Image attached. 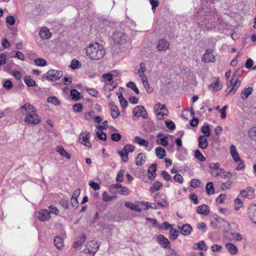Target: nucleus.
I'll list each match as a JSON object with an SVG mask.
<instances>
[{"label":"nucleus","instance_id":"nucleus-1","mask_svg":"<svg viewBox=\"0 0 256 256\" xmlns=\"http://www.w3.org/2000/svg\"><path fill=\"white\" fill-rule=\"evenodd\" d=\"M86 52L89 58L94 60L102 59L105 54L104 46L98 42L90 44L86 48Z\"/></svg>","mask_w":256,"mask_h":256},{"label":"nucleus","instance_id":"nucleus-2","mask_svg":"<svg viewBox=\"0 0 256 256\" xmlns=\"http://www.w3.org/2000/svg\"><path fill=\"white\" fill-rule=\"evenodd\" d=\"M214 16V13L212 12L204 10V8H200L199 10L194 16L195 20L198 21V24L203 26L207 23H209L210 19Z\"/></svg>","mask_w":256,"mask_h":256},{"label":"nucleus","instance_id":"nucleus-3","mask_svg":"<svg viewBox=\"0 0 256 256\" xmlns=\"http://www.w3.org/2000/svg\"><path fill=\"white\" fill-rule=\"evenodd\" d=\"M100 246V242L95 240H92L86 244L84 252L87 256H94L98 250Z\"/></svg>","mask_w":256,"mask_h":256},{"label":"nucleus","instance_id":"nucleus-4","mask_svg":"<svg viewBox=\"0 0 256 256\" xmlns=\"http://www.w3.org/2000/svg\"><path fill=\"white\" fill-rule=\"evenodd\" d=\"M63 75L61 70H50L44 76L43 78L50 81H56L59 80Z\"/></svg>","mask_w":256,"mask_h":256},{"label":"nucleus","instance_id":"nucleus-5","mask_svg":"<svg viewBox=\"0 0 256 256\" xmlns=\"http://www.w3.org/2000/svg\"><path fill=\"white\" fill-rule=\"evenodd\" d=\"M24 121L28 125H36L41 122V118L37 114L36 110L35 112L28 114L24 118Z\"/></svg>","mask_w":256,"mask_h":256},{"label":"nucleus","instance_id":"nucleus-6","mask_svg":"<svg viewBox=\"0 0 256 256\" xmlns=\"http://www.w3.org/2000/svg\"><path fill=\"white\" fill-rule=\"evenodd\" d=\"M112 38L115 44L120 45L126 44L128 39L126 33H113Z\"/></svg>","mask_w":256,"mask_h":256},{"label":"nucleus","instance_id":"nucleus-7","mask_svg":"<svg viewBox=\"0 0 256 256\" xmlns=\"http://www.w3.org/2000/svg\"><path fill=\"white\" fill-rule=\"evenodd\" d=\"M133 116H142L144 118H148V114L144 108L142 106H138L133 110Z\"/></svg>","mask_w":256,"mask_h":256},{"label":"nucleus","instance_id":"nucleus-8","mask_svg":"<svg viewBox=\"0 0 256 256\" xmlns=\"http://www.w3.org/2000/svg\"><path fill=\"white\" fill-rule=\"evenodd\" d=\"M90 134V133L89 132L86 131L81 133L79 137L80 142L88 148H90L92 146L91 144L89 141Z\"/></svg>","mask_w":256,"mask_h":256},{"label":"nucleus","instance_id":"nucleus-9","mask_svg":"<svg viewBox=\"0 0 256 256\" xmlns=\"http://www.w3.org/2000/svg\"><path fill=\"white\" fill-rule=\"evenodd\" d=\"M239 196L248 199H252L254 197V189L252 187H248L246 190L240 191Z\"/></svg>","mask_w":256,"mask_h":256},{"label":"nucleus","instance_id":"nucleus-10","mask_svg":"<svg viewBox=\"0 0 256 256\" xmlns=\"http://www.w3.org/2000/svg\"><path fill=\"white\" fill-rule=\"evenodd\" d=\"M154 201L157 203L158 206L162 208H167L168 204L166 198H162V195L159 193H156L154 196Z\"/></svg>","mask_w":256,"mask_h":256},{"label":"nucleus","instance_id":"nucleus-11","mask_svg":"<svg viewBox=\"0 0 256 256\" xmlns=\"http://www.w3.org/2000/svg\"><path fill=\"white\" fill-rule=\"evenodd\" d=\"M241 84V81L238 78L236 80H233L232 78L229 84H228V86L231 87V88L228 92V94L232 93L235 94V92L238 90V88L240 87Z\"/></svg>","mask_w":256,"mask_h":256},{"label":"nucleus","instance_id":"nucleus-12","mask_svg":"<svg viewBox=\"0 0 256 256\" xmlns=\"http://www.w3.org/2000/svg\"><path fill=\"white\" fill-rule=\"evenodd\" d=\"M19 110L22 113L26 114V115L36 110V108L29 103H26L22 106Z\"/></svg>","mask_w":256,"mask_h":256},{"label":"nucleus","instance_id":"nucleus-13","mask_svg":"<svg viewBox=\"0 0 256 256\" xmlns=\"http://www.w3.org/2000/svg\"><path fill=\"white\" fill-rule=\"evenodd\" d=\"M109 106L112 117L114 119L116 118L120 114L118 107L115 104L114 102H110Z\"/></svg>","mask_w":256,"mask_h":256},{"label":"nucleus","instance_id":"nucleus-14","mask_svg":"<svg viewBox=\"0 0 256 256\" xmlns=\"http://www.w3.org/2000/svg\"><path fill=\"white\" fill-rule=\"evenodd\" d=\"M170 46L168 42L164 39L160 40L158 42L157 48L158 51H166L168 50Z\"/></svg>","mask_w":256,"mask_h":256},{"label":"nucleus","instance_id":"nucleus-15","mask_svg":"<svg viewBox=\"0 0 256 256\" xmlns=\"http://www.w3.org/2000/svg\"><path fill=\"white\" fill-rule=\"evenodd\" d=\"M38 218L41 222L47 220L50 218V212L46 209L42 210L39 212Z\"/></svg>","mask_w":256,"mask_h":256},{"label":"nucleus","instance_id":"nucleus-16","mask_svg":"<svg viewBox=\"0 0 256 256\" xmlns=\"http://www.w3.org/2000/svg\"><path fill=\"white\" fill-rule=\"evenodd\" d=\"M211 50H207L202 57V60L205 62H212L215 60V57Z\"/></svg>","mask_w":256,"mask_h":256},{"label":"nucleus","instance_id":"nucleus-17","mask_svg":"<svg viewBox=\"0 0 256 256\" xmlns=\"http://www.w3.org/2000/svg\"><path fill=\"white\" fill-rule=\"evenodd\" d=\"M80 189L78 188L75 190L72 194V198H71V204L72 206L74 208H76L78 206V197L80 194Z\"/></svg>","mask_w":256,"mask_h":256},{"label":"nucleus","instance_id":"nucleus-18","mask_svg":"<svg viewBox=\"0 0 256 256\" xmlns=\"http://www.w3.org/2000/svg\"><path fill=\"white\" fill-rule=\"evenodd\" d=\"M253 90V88L251 86L244 88L241 92V98L242 100H246L252 94Z\"/></svg>","mask_w":256,"mask_h":256},{"label":"nucleus","instance_id":"nucleus-19","mask_svg":"<svg viewBox=\"0 0 256 256\" xmlns=\"http://www.w3.org/2000/svg\"><path fill=\"white\" fill-rule=\"evenodd\" d=\"M214 82L209 85L208 88L212 92H216L222 88V85L220 84V81L218 78H214Z\"/></svg>","mask_w":256,"mask_h":256},{"label":"nucleus","instance_id":"nucleus-20","mask_svg":"<svg viewBox=\"0 0 256 256\" xmlns=\"http://www.w3.org/2000/svg\"><path fill=\"white\" fill-rule=\"evenodd\" d=\"M178 229L180 230L181 234L184 236L189 235L192 230L189 224H184L182 226H178Z\"/></svg>","mask_w":256,"mask_h":256},{"label":"nucleus","instance_id":"nucleus-21","mask_svg":"<svg viewBox=\"0 0 256 256\" xmlns=\"http://www.w3.org/2000/svg\"><path fill=\"white\" fill-rule=\"evenodd\" d=\"M230 155L235 162H237L240 161L241 159L236 151V148L234 145L232 144L230 146Z\"/></svg>","mask_w":256,"mask_h":256},{"label":"nucleus","instance_id":"nucleus-22","mask_svg":"<svg viewBox=\"0 0 256 256\" xmlns=\"http://www.w3.org/2000/svg\"><path fill=\"white\" fill-rule=\"evenodd\" d=\"M248 216L256 224V205L252 204L248 208Z\"/></svg>","mask_w":256,"mask_h":256},{"label":"nucleus","instance_id":"nucleus-23","mask_svg":"<svg viewBox=\"0 0 256 256\" xmlns=\"http://www.w3.org/2000/svg\"><path fill=\"white\" fill-rule=\"evenodd\" d=\"M56 150L62 156L66 158L68 160H70L71 158V156L69 154L62 146H58L56 147Z\"/></svg>","mask_w":256,"mask_h":256},{"label":"nucleus","instance_id":"nucleus-24","mask_svg":"<svg viewBox=\"0 0 256 256\" xmlns=\"http://www.w3.org/2000/svg\"><path fill=\"white\" fill-rule=\"evenodd\" d=\"M156 164H154L150 166L148 169V178L150 180L154 179L156 176Z\"/></svg>","mask_w":256,"mask_h":256},{"label":"nucleus","instance_id":"nucleus-25","mask_svg":"<svg viewBox=\"0 0 256 256\" xmlns=\"http://www.w3.org/2000/svg\"><path fill=\"white\" fill-rule=\"evenodd\" d=\"M157 242L161 246L164 248H167L170 246L168 240L162 234L158 236Z\"/></svg>","mask_w":256,"mask_h":256},{"label":"nucleus","instance_id":"nucleus-26","mask_svg":"<svg viewBox=\"0 0 256 256\" xmlns=\"http://www.w3.org/2000/svg\"><path fill=\"white\" fill-rule=\"evenodd\" d=\"M206 136H200L198 138V146L202 149H206L208 146V142Z\"/></svg>","mask_w":256,"mask_h":256},{"label":"nucleus","instance_id":"nucleus-27","mask_svg":"<svg viewBox=\"0 0 256 256\" xmlns=\"http://www.w3.org/2000/svg\"><path fill=\"white\" fill-rule=\"evenodd\" d=\"M146 160V156L144 153H140L136 158V164L140 166L143 164Z\"/></svg>","mask_w":256,"mask_h":256},{"label":"nucleus","instance_id":"nucleus-28","mask_svg":"<svg viewBox=\"0 0 256 256\" xmlns=\"http://www.w3.org/2000/svg\"><path fill=\"white\" fill-rule=\"evenodd\" d=\"M192 248L195 250H206L208 249L207 246L205 244L204 240H201L198 242L194 244L192 246Z\"/></svg>","mask_w":256,"mask_h":256},{"label":"nucleus","instance_id":"nucleus-29","mask_svg":"<svg viewBox=\"0 0 256 256\" xmlns=\"http://www.w3.org/2000/svg\"><path fill=\"white\" fill-rule=\"evenodd\" d=\"M225 247L231 254H235L238 252V248L232 243L228 242L226 244Z\"/></svg>","mask_w":256,"mask_h":256},{"label":"nucleus","instance_id":"nucleus-30","mask_svg":"<svg viewBox=\"0 0 256 256\" xmlns=\"http://www.w3.org/2000/svg\"><path fill=\"white\" fill-rule=\"evenodd\" d=\"M197 212L198 214L206 216L210 212L208 206L206 204L200 206L198 207Z\"/></svg>","mask_w":256,"mask_h":256},{"label":"nucleus","instance_id":"nucleus-31","mask_svg":"<svg viewBox=\"0 0 256 256\" xmlns=\"http://www.w3.org/2000/svg\"><path fill=\"white\" fill-rule=\"evenodd\" d=\"M124 205L126 208H129L132 210L138 212H140L142 210V208L138 204H133L130 202H126Z\"/></svg>","mask_w":256,"mask_h":256},{"label":"nucleus","instance_id":"nucleus-32","mask_svg":"<svg viewBox=\"0 0 256 256\" xmlns=\"http://www.w3.org/2000/svg\"><path fill=\"white\" fill-rule=\"evenodd\" d=\"M54 246L58 250H62L64 246L63 240L60 236H56L54 239Z\"/></svg>","mask_w":256,"mask_h":256},{"label":"nucleus","instance_id":"nucleus-33","mask_svg":"<svg viewBox=\"0 0 256 256\" xmlns=\"http://www.w3.org/2000/svg\"><path fill=\"white\" fill-rule=\"evenodd\" d=\"M162 186V184L159 181L154 182L152 186L150 188V192L154 193L158 191Z\"/></svg>","mask_w":256,"mask_h":256},{"label":"nucleus","instance_id":"nucleus-34","mask_svg":"<svg viewBox=\"0 0 256 256\" xmlns=\"http://www.w3.org/2000/svg\"><path fill=\"white\" fill-rule=\"evenodd\" d=\"M86 236L84 234H82L79 238L78 240L74 243V248H76L84 244L86 240Z\"/></svg>","mask_w":256,"mask_h":256},{"label":"nucleus","instance_id":"nucleus-35","mask_svg":"<svg viewBox=\"0 0 256 256\" xmlns=\"http://www.w3.org/2000/svg\"><path fill=\"white\" fill-rule=\"evenodd\" d=\"M156 156L159 158H163L166 155L165 150L161 147L156 148Z\"/></svg>","mask_w":256,"mask_h":256},{"label":"nucleus","instance_id":"nucleus-36","mask_svg":"<svg viewBox=\"0 0 256 256\" xmlns=\"http://www.w3.org/2000/svg\"><path fill=\"white\" fill-rule=\"evenodd\" d=\"M140 204L142 206H146V210H148V208H150L154 210H157L158 208V206L154 203H150L149 202L141 201L140 202Z\"/></svg>","mask_w":256,"mask_h":256},{"label":"nucleus","instance_id":"nucleus-37","mask_svg":"<svg viewBox=\"0 0 256 256\" xmlns=\"http://www.w3.org/2000/svg\"><path fill=\"white\" fill-rule=\"evenodd\" d=\"M122 187V185L119 183L116 184H110L109 186V190L112 193L117 192V191L119 190Z\"/></svg>","mask_w":256,"mask_h":256},{"label":"nucleus","instance_id":"nucleus-38","mask_svg":"<svg viewBox=\"0 0 256 256\" xmlns=\"http://www.w3.org/2000/svg\"><path fill=\"white\" fill-rule=\"evenodd\" d=\"M102 78L106 83L112 84L114 82L112 75L110 73H106L103 74Z\"/></svg>","mask_w":256,"mask_h":256},{"label":"nucleus","instance_id":"nucleus-39","mask_svg":"<svg viewBox=\"0 0 256 256\" xmlns=\"http://www.w3.org/2000/svg\"><path fill=\"white\" fill-rule=\"evenodd\" d=\"M24 82L28 86H34L36 84V82L32 80L30 76H26Z\"/></svg>","mask_w":256,"mask_h":256},{"label":"nucleus","instance_id":"nucleus-40","mask_svg":"<svg viewBox=\"0 0 256 256\" xmlns=\"http://www.w3.org/2000/svg\"><path fill=\"white\" fill-rule=\"evenodd\" d=\"M118 97L122 107L123 108H126L128 105V102L124 98L122 94V93H118Z\"/></svg>","mask_w":256,"mask_h":256},{"label":"nucleus","instance_id":"nucleus-41","mask_svg":"<svg viewBox=\"0 0 256 256\" xmlns=\"http://www.w3.org/2000/svg\"><path fill=\"white\" fill-rule=\"evenodd\" d=\"M135 141L140 146L147 147L148 146V142L147 140L140 138V136L135 137Z\"/></svg>","mask_w":256,"mask_h":256},{"label":"nucleus","instance_id":"nucleus-42","mask_svg":"<svg viewBox=\"0 0 256 256\" xmlns=\"http://www.w3.org/2000/svg\"><path fill=\"white\" fill-rule=\"evenodd\" d=\"M34 64L39 66H44L47 64V62L42 58H38L34 60Z\"/></svg>","mask_w":256,"mask_h":256},{"label":"nucleus","instance_id":"nucleus-43","mask_svg":"<svg viewBox=\"0 0 256 256\" xmlns=\"http://www.w3.org/2000/svg\"><path fill=\"white\" fill-rule=\"evenodd\" d=\"M70 96L72 99L76 101L80 98V93L75 89H73L70 91Z\"/></svg>","mask_w":256,"mask_h":256},{"label":"nucleus","instance_id":"nucleus-44","mask_svg":"<svg viewBox=\"0 0 256 256\" xmlns=\"http://www.w3.org/2000/svg\"><path fill=\"white\" fill-rule=\"evenodd\" d=\"M206 189L208 194H213L214 193V187L212 182H208L206 185Z\"/></svg>","mask_w":256,"mask_h":256},{"label":"nucleus","instance_id":"nucleus-45","mask_svg":"<svg viewBox=\"0 0 256 256\" xmlns=\"http://www.w3.org/2000/svg\"><path fill=\"white\" fill-rule=\"evenodd\" d=\"M126 86L128 88L133 90L136 92V94H139L140 91H139L138 89V88L136 84L134 82H128Z\"/></svg>","mask_w":256,"mask_h":256},{"label":"nucleus","instance_id":"nucleus-46","mask_svg":"<svg viewBox=\"0 0 256 256\" xmlns=\"http://www.w3.org/2000/svg\"><path fill=\"white\" fill-rule=\"evenodd\" d=\"M201 130L202 132L204 134V136L206 137L210 136V127L208 124L204 125Z\"/></svg>","mask_w":256,"mask_h":256},{"label":"nucleus","instance_id":"nucleus-47","mask_svg":"<svg viewBox=\"0 0 256 256\" xmlns=\"http://www.w3.org/2000/svg\"><path fill=\"white\" fill-rule=\"evenodd\" d=\"M146 70V64L144 62H140V68L138 70V76L145 74L144 72Z\"/></svg>","mask_w":256,"mask_h":256},{"label":"nucleus","instance_id":"nucleus-48","mask_svg":"<svg viewBox=\"0 0 256 256\" xmlns=\"http://www.w3.org/2000/svg\"><path fill=\"white\" fill-rule=\"evenodd\" d=\"M167 136H163L158 139V142L164 146H166L168 144V142L167 140Z\"/></svg>","mask_w":256,"mask_h":256},{"label":"nucleus","instance_id":"nucleus-49","mask_svg":"<svg viewBox=\"0 0 256 256\" xmlns=\"http://www.w3.org/2000/svg\"><path fill=\"white\" fill-rule=\"evenodd\" d=\"M194 157L200 162H204L206 160L205 157L202 154L201 152L198 150H196L195 151Z\"/></svg>","mask_w":256,"mask_h":256},{"label":"nucleus","instance_id":"nucleus-50","mask_svg":"<svg viewBox=\"0 0 256 256\" xmlns=\"http://www.w3.org/2000/svg\"><path fill=\"white\" fill-rule=\"evenodd\" d=\"M125 171L124 170H120L116 176V181L118 182H122L124 180V174Z\"/></svg>","mask_w":256,"mask_h":256},{"label":"nucleus","instance_id":"nucleus-51","mask_svg":"<svg viewBox=\"0 0 256 256\" xmlns=\"http://www.w3.org/2000/svg\"><path fill=\"white\" fill-rule=\"evenodd\" d=\"M117 193L122 195L128 196L130 194V190L126 187L122 186V187L117 191Z\"/></svg>","mask_w":256,"mask_h":256},{"label":"nucleus","instance_id":"nucleus-52","mask_svg":"<svg viewBox=\"0 0 256 256\" xmlns=\"http://www.w3.org/2000/svg\"><path fill=\"white\" fill-rule=\"evenodd\" d=\"M240 196H238V197ZM243 206L242 202L240 199L239 198H237L234 200V209L236 210H238L240 208L242 207Z\"/></svg>","mask_w":256,"mask_h":256},{"label":"nucleus","instance_id":"nucleus-53","mask_svg":"<svg viewBox=\"0 0 256 256\" xmlns=\"http://www.w3.org/2000/svg\"><path fill=\"white\" fill-rule=\"evenodd\" d=\"M70 67L73 70L78 69L80 67V64L78 60L74 59L71 62Z\"/></svg>","mask_w":256,"mask_h":256},{"label":"nucleus","instance_id":"nucleus-54","mask_svg":"<svg viewBox=\"0 0 256 256\" xmlns=\"http://www.w3.org/2000/svg\"><path fill=\"white\" fill-rule=\"evenodd\" d=\"M47 101L48 102L52 103L56 106L60 104V102L56 96H50L48 98Z\"/></svg>","mask_w":256,"mask_h":256},{"label":"nucleus","instance_id":"nucleus-55","mask_svg":"<svg viewBox=\"0 0 256 256\" xmlns=\"http://www.w3.org/2000/svg\"><path fill=\"white\" fill-rule=\"evenodd\" d=\"M250 138L253 140H256V128H252L248 130Z\"/></svg>","mask_w":256,"mask_h":256},{"label":"nucleus","instance_id":"nucleus-56","mask_svg":"<svg viewBox=\"0 0 256 256\" xmlns=\"http://www.w3.org/2000/svg\"><path fill=\"white\" fill-rule=\"evenodd\" d=\"M168 114V111L167 110H165V112L164 111H158L156 110V114L157 116V118L158 120H162L164 116H167Z\"/></svg>","mask_w":256,"mask_h":256},{"label":"nucleus","instance_id":"nucleus-57","mask_svg":"<svg viewBox=\"0 0 256 256\" xmlns=\"http://www.w3.org/2000/svg\"><path fill=\"white\" fill-rule=\"evenodd\" d=\"M179 234L178 230L174 228H170V235L172 240H176Z\"/></svg>","mask_w":256,"mask_h":256},{"label":"nucleus","instance_id":"nucleus-58","mask_svg":"<svg viewBox=\"0 0 256 256\" xmlns=\"http://www.w3.org/2000/svg\"><path fill=\"white\" fill-rule=\"evenodd\" d=\"M134 150V146L132 144H126L123 150L126 154L132 152Z\"/></svg>","mask_w":256,"mask_h":256},{"label":"nucleus","instance_id":"nucleus-59","mask_svg":"<svg viewBox=\"0 0 256 256\" xmlns=\"http://www.w3.org/2000/svg\"><path fill=\"white\" fill-rule=\"evenodd\" d=\"M11 58H16L21 60H24L25 59L24 54L22 52H20V51L16 52L15 55L11 56Z\"/></svg>","mask_w":256,"mask_h":256},{"label":"nucleus","instance_id":"nucleus-60","mask_svg":"<svg viewBox=\"0 0 256 256\" xmlns=\"http://www.w3.org/2000/svg\"><path fill=\"white\" fill-rule=\"evenodd\" d=\"M83 109L82 105L80 103H77L74 105L73 110L75 112H80Z\"/></svg>","mask_w":256,"mask_h":256},{"label":"nucleus","instance_id":"nucleus-61","mask_svg":"<svg viewBox=\"0 0 256 256\" xmlns=\"http://www.w3.org/2000/svg\"><path fill=\"white\" fill-rule=\"evenodd\" d=\"M190 185L192 188H198L200 186V181L198 180L192 179L190 182Z\"/></svg>","mask_w":256,"mask_h":256},{"label":"nucleus","instance_id":"nucleus-62","mask_svg":"<svg viewBox=\"0 0 256 256\" xmlns=\"http://www.w3.org/2000/svg\"><path fill=\"white\" fill-rule=\"evenodd\" d=\"M88 184L90 188H93L94 190H98L100 188L99 184L93 180H90Z\"/></svg>","mask_w":256,"mask_h":256},{"label":"nucleus","instance_id":"nucleus-63","mask_svg":"<svg viewBox=\"0 0 256 256\" xmlns=\"http://www.w3.org/2000/svg\"><path fill=\"white\" fill-rule=\"evenodd\" d=\"M121 138V135L119 133H114L111 135V138L114 142H118Z\"/></svg>","mask_w":256,"mask_h":256},{"label":"nucleus","instance_id":"nucleus-64","mask_svg":"<svg viewBox=\"0 0 256 256\" xmlns=\"http://www.w3.org/2000/svg\"><path fill=\"white\" fill-rule=\"evenodd\" d=\"M3 86L6 89L10 90L12 88L13 84L11 80H8L4 82Z\"/></svg>","mask_w":256,"mask_h":256}]
</instances>
